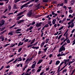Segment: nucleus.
I'll list each match as a JSON object with an SVG mask.
<instances>
[{
	"instance_id": "21",
	"label": "nucleus",
	"mask_w": 75,
	"mask_h": 75,
	"mask_svg": "<svg viewBox=\"0 0 75 75\" xmlns=\"http://www.w3.org/2000/svg\"><path fill=\"white\" fill-rule=\"evenodd\" d=\"M21 61H22V58H21L20 57L18 59V62Z\"/></svg>"
},
{
	"instance_id": "5",
	"label": "nucleus",
	"mask_w": 75,
	"mask_h": 75,
	"mask_svg": "<svg viewBox=\"0 0 75 75\" xmlns=\"http://www.w3.org/2000/svg\"><path fill=\"white\" fill-rule=\"evenodd\" d=\"M66 54H59L57 55V57H62V56H65Z\"/></svg>"
},
{
	"instance_id": "50",
	"label": "nucleus",
	"mask_w": 75,
	"mask_h": 75,
	"mask_svg": "<svg viewBox=\"0 0 75 75\" xmlns=\"http://www.w3.org/2000/svg\"><path fill=\"white\" fill-rule=\"evenodd\" d=\"M67 39H68V38H67L65 39L64 40L63 42H65V41L67 40Z\"/></svg>"
},
{
	"instance_id": "47",
	"label": "nucleus",
	"mask_w": 75,
	"mask_h": 75,
	"mask_svg": "<svg viewBox=\"0 0 75 75\" xmlns=\"http://www.w3.org/2000/svg\"><path fill=\"white\" fill-rule=\"evenodd\" d=\"M67 71V69H66L63 70L62 72L64 73V72H66Z\"/></svg>"
},
{
	"instance_id": "29",
	"label": "nucleus",
	"mask_w": 75,
	"mask_h": 75,
	"mask_svg": "<svg viewBox=\"0 0 75 75\" xmlns=\"http://www.w3.org/2000/svg\"><path fill=\"white\" fill-rule=\"evenodd\" d=\"M54 73H55V71H51L50 74H52H52H51V75H54Z\"/></svg>"
},
{
	"instance_id": "33",
	"label": "nucleus",
	"mask_w": 75,
	"mask_h": 75,
	"mask_svg": "<svg viewBox=\"0 0 75 75\" xmlns=\"http://www.w3.org/2000/svg\"><path fill=\"white\" fill-rule=\"evenodd\" d=\"M21 0H14V2L15 3H17V2H18V1H20Z\"/></svg>"
},
{
	"instance_id": "62",
	"label": "nucleus",
	"mask_w": 75,
	"mask_h": 75,
	"mask_svg": "<svg viewBox=\"0 0 75 75\" xmlns=\"http://www.w3.org/2000/svg\"><path fill=\"white\" fill-rule=\"evenodd\" d=\"M64 6V4L63 3L59 5V6Z\"/></svg>"
},
{
	"instance_id": "17",
	"label": "nucleus",
	"mask_w": 75,
	"mask_h": 75,
	"mask_svg": "<svg viewBox=\"0 0 75 75\" xmlns=\"http://www.w3.org/2000/svg\"><path fill=\"white\" fill-rule=\"evenodd\" d=\"M42 62V59H41L37 63L38 64H41V62Z\"/></svg>"
},
{
	"instance_id": "4",
	"label": "nucleus",
	"mask_w": 75,
	"mask_h": 75,
	"mask_svg": "<svg viewBox=\"0 0 75 75\" xmlns=\"http://www.w3.org/2000/svg\"><path fill=\"white\" fill-rule=\"evenodd\" d=\"M33 13H32V10H30L29 11L27 14V16L28 17H31L32 16Z\"/></svg>"
},
{
	"instance_id": "27",
	"label": "nucleus",
	"mask_w": 75,
	"mask_h": 75,
	"mask_svg": "<svg viewBox=\"0 0 75 75\" xmlns=\"http://www.w3.org/2000/svg\"><path fill=\"white\" fill-rule=\"evenodd\" d=\"M13 8H14V9H17V6H16V4H14Z\"/></svg>"
},
{
	"instance_id": "9",
	"label": "nucleus",
	"mask_w": 75,
	"mask_h": 75,
	"mask_svg": "<svg viewBox=\"0 0 75 75\" xmlns=\"http://www.w3.org/2000/svg\"><path fill=\"white\" fill-rule=\"evenodd\" d=\"M14 31H11L8 33V35H12L13 34V33H14Z\"/></svg>"
},
{
	"instance_id": "61",
	"label": "nucleus",
	"mask_w": 75,
	"mask_h": 75,
	"mask_svg": "<svg viewBox=\"0 0 75 75\" xmlns=\"http://www.w3.org/2000/svg\"><path fill=\"white\" fill-rule=\"evenodd\" d=\"M13 57V55H10L9 56V58H11V57Z\"/></svg>"
},
{
	"instance_id": "48",
	"label": "nucleus",
	"mask_w": 75,
	"mask_h": 75,
	"mask_svg": "<svg viewBox=\"0 0 75 75\" xmlns=\"http://www.w3.org/2000/svg\"><path fill=\"white\" fill-rule=\"evenodd\" d=\"M63 8H64L65 10H67V6H63Z\"/></svg>"
},
{
	"instance_id": "34",
	"label": "nucleus",
	"mask_w": 75,
	"mask_h": 75,
	"mask_svg": "<svg viewBox=\"0 0 75 75\" xmlns=\"http://www.w3.org/2000/svg\"><path fill=\"white\" fill-rule=\"evenodd\" d=\"M66 41L67 44H69L70 43V40H69V39H68Z\"/></svg>"
},
{
	"instance_id": "51",
	"label": "nucleus",
	"mask_w": 75,
	"mask_h": 75,
	"mask_svg": "<svg viewBox=\"0 0 75 75\" xmlns=\"http://www.w3.org/2000/svg\"><path fill=\"white\" fill-rule=\"evenodd\" d=\"M71 23H72V21H70L68 23H67V24L68 25H70V24H71Z\"/></svg>"
},
{
	"instance_id": "2",
	"label": "nucleus",
	"mask_w": 75,
	"mask_h": 75,
	"mask_svg": "<svg viewBox=\"0 0 75 75\" xmlns=\"http://www.w3.org/2000/svg\"><path fill=\"white\" fill-rule=\"evenodd\" d=\"M65 48L64 46H62L59 50V52H60L61 51H65Z\"/></svg>"
},
{
	"instance_id": "46",
	"label": "nucleus",
	"mask_w": 75,
	"mask_h": 75,
	"mask_svg": "<svg viewBox=\"0 0 75 75\" xmlns=\"http://www.w3.org/2000/svg\"><path fill=\"white\" fill-rule=\"evenodd\" d=\"M71 4H74V1H71Z\"/></svg>"
},
{
	"instance_id": "44",
	"label": "nucleus",
	"mask_w": 75,
	"mask_h": 75,
	"mask_svg": "<svg viewBox=\"0 0 75 75\" xmlns=\"http://www.w3.org/2000/svg\"><path fill=\"white\" fill-rule=\"evenodd\" d=\"M75 69H74V70L72 71L71 74V75H73V74H74V72H75Z\"/></svg>"
},
{
	"instance_id": "30",
	"label": "nucleus",
	"mask_w": 75,
	"mask_h": 75,
	"mask_svg": "<svg viewBox=\"0 0 75 75\" xmlns=\"http://www.w3.org/2000/svg\"><path fill=\"white\" fill-rule=\"evenodd\" d=\"M64 63V62H62L60 64L59 66L58 67V68H59L60 67V66H61Z\"/></svg>"
},
{
	"instance_id": "43",
	"label": "nucleus",
	"mask_w": 75,
	"mask_h": 75,
	"mask_svg": "<svg viewBox=\"0 0 75 75\" xmlns=\"http://www.w3.org/2000/svg\"><path fill=\"white\" fill-rule=\"evenodd\" d=\"M13 74V71H11V72H9V75H12V74Z\"/></svg>"
},
{
	"instance_id": "58",
	"label": "nucleus",
	"mask_w": 75,
	"mask_h": 75,
	"mask_svg": "<svg viewBox=\"0 0 75 75\" xmlns=\"http://www.w3.org/2000/svg\"><path fill=\"white\" fill-rule=\"evenodd\" d=\"M43 34H44V33H43V32H42V33L41 34V37H43Z\"/></svg>"
},
{
	"instance_id": "42",
	"label": "nucleus",
	"mask_w": 75,
	"mask_h": 75,
	"mask_svg": "<svg viewBox=\"0 0 75 75\" xmlns=\"http://www.w3.org/2000/svg\"><path fill=\"white\" fill-rule=\"evenodd\" d=\"M62 35H61L59 36L58 39V40H59V39H60V38H61L62 37Z\"/></svg>"
},
{
	"instance_id": "31",
	"label": "nucleus",
	"mask_w": 75,
	"mask_h": 75,
	"mask_svg": "<svg viewBox=\"0 0 75 75\" xmlns=\"http://www.w3.org/2000/svg\"><path fill=\"white\" fill-rule=\"evenodd\" d=\"M21 17L22 16H19L18 17V18L16 19V20H19V19H20V18H21Z\"/></svg>"
},
{
	"instance_id": "20",
	"label": "nucleus",
	"mask_w": 75,
	"mask_h": 75,
	"mask_svg": "<svg viewBox=\"0 0 75 75\" xmlns=\"http://www.w3.org/2000/svg\"><path fill=\"white\" fill-rule=\"evenodd\" d=\"M48 47H46V48H45V49H43V50H44V51H45V52H46V51H47V49H48Z\"/></svg>"
},
{
	"instance_id": "41",
	"label": "nucleus",
	"mask_w": 75,
	"mask_h": 75,
	"mask_svg": "<svg viewBox=\"0 0 75 75\" xmlns=\"http://www.w3.org/2000/svg\"><path fill=\"white\" fill-rule=\"evenodd\" d=\"M33 46V45H31L28 46V48H29V47H31Z\"/></svg>"
},
{
	"instance_id": "56",
	"label": "nucleus",
	"mask_w": 75,
	"mask_h": 75,
	"mask_svg": "<svg viewBox=\"0 0 75 75\" xmlns=\"http://www.w3.org/2000/svg\"><path fill=\"white\" fill-rule=\"evenodd\" d=\"M52 60H51L50 61V62L49 63L50 65H51V64H52Z\"/></svg>"
},
{
	"instance_id": "55",
	"label": "nucleus",
	"mask_w": 75,
	"mask_h": 75,
	"mask_svg": "<svg viewBox=\"0 0 75 75\" xmlns=\"http://www.w3.org/2000/svg\"><path fill=\"white\" fill-rule=\"evenodd\" d=\"M28 41V39H27L25 40L24 42H27Z\"/></svg>"
},
{
	"instance_id": "25",
	"label": "nucleus",
	"mask_w": 75,
	"mask_h": 75,
	"mask_svg": "<svg viewBox=\"0 0 75 75\" xmlns=\"http://www.w3.org/2000/svg\"><path fill=\"white\" fill-rule=\"evenodd\" d=\"M66 19H67L66 17L64 18L62 20V23L63 22H64V21H66Z\"/></svg>"
},
{
	"instance_id": "22",
	"label": "nucleus",
	"mask_w": 75,
	"mask_h": 75,
	"mask_svg": "<svg viewBox=\"0 0 75 75\" xmlns=\"http://www.w3.org/2000/svg\"><path fill=\"white\" fill-rule=\"evenodd\" d=\"M52 15H54V16H57V14H55V13H54V11L52 12Z\"/></svg>"
},
{
	"instance_id": "60",
	"label": "nucleus",
	"mask_w": 75,
	"mask_h": 75,
	"mask_svg": "<svg viewBox=\"0 0 75 75\" xmlns=\"http://www.w3.org/2000/svg\"><path fill=\"white\" fill-rule=\"evenodd\" d=\"M32 29H33V27L31 26L29 28V30H31Z\"/></svg>"
},
{
	"instance_id": "1",
	"label": "nucleus",
	"mask_w": 75,
	"mask_h": 75,
	"mask_svg": "<svg viewBox=\"0 0 75 75\" xmlns=\"http://www.w3.org/2000/svg\"><path fill=\"white\" fill-rule=\"evenodd\" d=\"M31 1H29L28 3H27L25 4L22 5L21 8V10L22 8H23L24 7H28V5H27L29 4H30V3Z\"/></svg>"
},
{
	"instance_id": "11",
	"label": "nucleus",
	"mask_w": 75,
	"mask_h": 75,
	"mask_svg": "<svg viewBox=\"0 0 75 75\" xmlns=\"http://www.w3.org/2000/svg\"><path fill=\"white\" fill-rule=\"evenodd\" d=\"M56 19H54L52 21V24H55V22H56Z\"/></svg>"
},
{
	"instance_id": "10",
	"label": "nucleus",
	"mask_w": 75,
	"mask_h": 75,
	"mask_svg": "<svg viewBox=\"0 0 75 75\" xmlns=\"http://www.w3.org/2000/svg\"><path fill=\"white\" fill-rule=\"evenodd\" d=\"M23 44H24V42L21 43V42L20 41L18 44V46H20V45H23Z\"/></svg>"
},
{
	"instance_id": "23",
	"label": "nucleus",
	"mask_w": 75,
	"mask_h": 75,
	"mask_svg": "<svg viewBox=\"0 0 75 75\" xmlns=\"http://www.w3.org/2000/svg\"><path fill=\"white\" fill-rule=\"evenodd\" d=\"M20 31H21V29H18L15 30V32H18Z\"/></svg>"
},
{
	"instance_id": "57",
	"label": "nucleus",
	"mask_w": 75,
	"mask_h": 75,
	"mask_svg": "<svg viewBox=\"0 0 75 75\" xmlns=\"http://www.w3.org/2000/svg\"><path fill=\"white\" fill-rule=\"evenodd\" d=\"M75 29H74L73 30H72L71 31V33H74V32L75 31Z\"/></svg>"
},
{
	"instance_id": "19",
	"label": "nucleus",
	"mask_w": 75,
	"mask_h": 75,
	"mask_svg": "<svg viewBox=\"0 0 75 75\" xmlns=\"http://www.w3.org/2000/svg\"><path fill=\"white\" fill-rule=\"evenodd\" d=\"M24 21V20H21V21H19L18 22V24H20V23H23Z\"/></svg>"
},
{
	"instance_id": "54",
	"label": "nucleus",
	"mask_w": 75,
	"mask_h": 75,
	"mask_svg": "<svg viewBox=\"0 0 75 75\" xmlns=\"http://www.w3.org/2000/svg\"><path fill=\"white\" fill-rule=\"evenodd\" d=\"M44 72L43 71L40 73V75H43V74H44Z\"/></svg>"
},
{
	"instance_id": "49",
	"label": "nucleus",
	"mask_w": 75,
	"mask_h": 75,
	"mask_svg": "<svg viewBox=\"0 0 75 75\" xmlns=\"http://www.w3.org/2000/svg\"><path fill=\"white\" fill-rule=\"evenodd\" d=\"M10 43H9L8 44H6L4 45V47H7V46H8V45H10Z\"/></svg>"
},
{
	"instance_id": "59",
	"label": "nucleus",
	"mask_w": 75,
	"mask_h": 75,
	"mask_svg": "<svg viewBox=\"0 0 75 75\" xmlns=\"http://www.w3.org/2000/svg\"><path fill=\"white\" fill-rule=\"evenodd\" d=\"M68 33H67L66 35V38H68Z\"/></svg>"
},
{
	"instance_id": "64",
	"label": "nucleus",
	"mask_w": 75,
	"mask_h": 75,
	"mask_svg": "<svg viewBox=\"0 0 75 75\" xmlns=\"http://www.w3.org/2000/svg\"><path fill=\"white\" fill-rule=\"evenodd\" d=\"M30 74H31V72L29 74L27 73V74H25L24 75H30Z\"/></svg>"
},
{
	"instance_id": "35",
	"label": "nucleus",
	"mask_w": 75,
	"mask_h": 75,
	"mask_svg": "<svg viewBox=\"0 0 75 75\" xmlns=\"http://www.w3.org/2000/svg\"><path fill=\"white\" fill-rule=\"evenodd\" d=\"M22 50V48H19L18 50V52H20Z\"/></svg>"
},
{
	"instance_id": "14",
	"label": "nucleus",
	"mask_w": 75,
	"mask_h": 75,
	"mask_svg": "<svg viewBox=\"0 0 75 75\" xmlns=\"http://www.w3.org/2000/svg\"><path fill=\"white\" fill-rule=\"evenodd\" d=\"M41 24V23H39V24H37L36 25V26H37V27H40Z\"/></svg>"
},
{
	"instance_id": "24",
	"label": "nucleus",
	"mask_w": 75,
	"mask_h": 75,
	"mask_svg": "<svg viewBox=\"0 0 75 75\" xmlns=\"http://www.w3.org/2000/svg\"><path fill=\"white\" fill-rule=\"evenodd\" d=\"M49 40H50V39L49 38H46V44H47V43H48Z\"/></svg>"
},
{
	"instance_id": "16",
	"label": "nucleus",
	"mask_w": 75,
	"mask_h": 75,
	"mask_svg": "<svg viewBox=\"0 0 75 75\" xmlns=\"http://www.w3.org/2000/svg\"><path fill=\"white\" fill-rule=\"evenodd\" d=\"M6 30H5L1 32L0 33V35H2V34H4V33H5V32H6Z\"/></svg>"
},
{
	"instance_id": "32",
	"label": "nucleus",
	"mask_w": 75,
	"mask_h": 75,
	"mask_svg": "<svg viewBox=\"0 0 75 75\" xmlns=\"http://www.w3.org/2000/svg\"><path fill=\"white\" fill-rule=\"evenodd\" d=\"M69 12L71 14V13H72L73 11H72V10L71 9L69 11Z\"/></svg>"
},
{
	"instance_id": "18",
	"label": "nucleus",
	"mask_w": 75,
	"mask_h": 75,
	"mask_svg": "<svg viewBox=\"0 0 75 75\" xmlns=\"http://www.w3.org/2000/svg\"><path fill=\"white\" fill-rule=\"evenodd\" d=\"M35 41V39H33V40H32V42H30V45L33 44V42Z\"/></svg>"
},
{
	"instance_id": "36",
	"label": "nucleus",
	"mask_w": 75,
	"mask_h": 75,
	"mask_svg": "<svg viewBox=\"0 0 75 75\" xmlns=\"http://www.w3.org/2000/svg\"><path fill=\"white\" fill-rule=\"evenodd\" d=\"M14 58L12 59L11 60H10L8 62V64H9V63L11 62H12V61H14Z\"/></svg>"
},
{
	"instance_id": "13",
	"label": "nucleus",
	"mask_w": 75,
	"mask_h": 75,
	"mask_svg": "<svg viewBox=\"0 0 75 75\" xmlns=\"http://www.w3.org/2000/svg\"><path fill=\"white\" fill-rule=\"evenodd\" d=\"M74 23H72L71 25H70L71 28H73L74 27Z\"/></svg>"
},
{
	"instance_id": "53",
	"label": "nucleus",
	"mask_w": 75,
	"mask_h": 75,
	"mask_svg": "<svg viewBox=\"0 0 75 75\" xmlns=\"http://www.w3.org/2000/svg\"><path fill=\"white\" fill-rule=\"evenodd\" d=\"M4 1H6V3H8V2L9 0H4Z\"/></svg>"
},
{
	"instance_id": "39",
	"label": "nucleus",
	"mask_w": 75,
	"mask_h": 75,
	"mask_svg": "<svg viewBox=\"0 0 75 75\" xmlns=\"http://www.w3.org/2000/svg\"><path fill=\"white\" fill-rule=\"evenodd\" d=\"M41 71V69H38L37 70V72H40Z\"/></svg>"
},
{
	"instance_id": "63",
	"label": "nucleus",
	"mask_w": 75,
	"mask_h": 75,
	"mask_svg": "<svg viewBox=\"0 0 75 75\" xmlns=\"http://www.w3.org/2000/svg\"><path fill=\"white\" fill-rule=\"evenodd\" d=\"M4 38L3 36H1L0 37V38L1 39H2L3 38Z\"/></svg>"
},
{
	"instance_id": "12",
	"label": "nucleus",
	"mask_w": 75,
	"mask_h": 75,
	"mask_svg": "<svg viewBox=\"0 0 75 75\" xmlns=\"http://www.w3.org/2000/svg\"><path fill=\"white\" fill-rule=\"evenodd\" d=\"M45 44V42H43L40 45V47H43V46H44V45Z\"/></svg>"
},
{
	"instance_id": "28",
	"label": "nucleus",
	"mask_w": 75,
	"mask_h": 75,
	"mask_svg": "<svg viewBox=\"0 0 75 75\" xmlns=\"http://www.w3.org/2000/svg\"><path fill=\"white\" fill-rule=\"evenodd\" d=\"M64 28V26H62L59 29V30H62Z\"/></svg>"
},
{
	"instance_id": "15",
	"label": "nucleus",
	"mask_w": 75,
	"mask_h": 75,
	"mask_svg": "<svg viewBox=\"0 0 75 75\" xmlns=\"http://www.w3.org/2000/svg\"><path fill=\"white\" fill-rule=\"evenodd\" d=\"M59 63H60V61H59L57 60L56 62V65H58Z\"/></svg>"
},
{
	"instance_id": "26",
	"label": "nucleus",
	"mask_w": 75,
	"mask_h": 75,
	"mask_svg": "<svg viewBox=\"0 0 75 75\" xmlns=\"http://www.w3.org/2000/svg\"><path fill=\"white\" fill-rule=\"evenodd\" d=\"M8 11H10V10H11V7L10 5H9L8 6Z\"/></svg>"
},
{
	"instance_id": "6",
	"label": "nucleus",
	"mask_w": 75,
	"mask_h": 75,
	"mask_svg": "<svg viewBox=\"0 0 75 75\" xmlns=\"http://www.w3.org/2000/svg\"><path fill=\"white\" fill-rule=\"evenodd\" d=\"M36 64H37V62H35L34 64H33L31 66V68H32V69H33V68H34V67H35V65H36Z\"/></svg>"
},
{
	"instance_id": "3",
	"label": "nucleus",
	"mask_w": 75,
	"mask_h": 75,
	"mask_svg": "<svg viewBox=\"0 0 75 75\" xmlns=\"http://www.w3.org/2000/svg\"><path fill=\"white\" fill-rule=\"evenodd\" d=\"M33 59V58H28L25 61V64H28L30 62V61H31V60H32Z\"/></svg>"
},
{
	"instance_id": "40",
	"label": "nucleus",
	"mask_w": 75,
	"mask_h": 75,
	"mask_svg": "<svg viewBox=\"0 0 75 75\" xmlns=\"http://www.w3.org/2000/svg\"><path fill=\"white\" fill-rule=\"evenodd\" d=\"M52 54H51L49 55V58H52Z\"/></svg>"
},
{
	"instance_id": "45",
	"label": "nucleus",
	"mask_w": 75,
	"mask_h": 75,
	"mask_svg": "<svg viewBox=\"0 0 75 75\" xmlns=\"http://www.w3.org/2000/svg\"><path fill=\"white\" fill-rule=\"evenodd\" d=\"M43 2H45V3H47L48 2V0H42Z\"/></svg>"
},
{
	"instance_id": "38",
	"label": "nucleus",
	"mask_w": 75,
	"mask_h": 75,
	"mask_svg": "<svg viewBox=\"0 0 75 75\" xmlns=\"http://www.w3.org/2000/svg\"><path fill=\"white\" fill-rule=\"evenodd\" d=\"M73 16H72V15L70 14L69 16V18L71 17V18H73Z\"/></svg>"
},
{
	"instance_id": "8",
	"label": "nucleus",
	"mask_w": 75,
	"mask_h": 75,
	"mask_svg": "<svg viewBox=\"0 0 75 75\" xmlns=\"http://www.w3.org/2000/svg\"><path fill=\"white\" fill-rule=\"evenodd\" d=\"M25 11H26V10H25L24 11H23L22 12L20 13H18L17 15V16H21V15H22V14L24 13V12H25Z\"/></svg>"
},
{
	"instance_id": "37",
	"label": "nucleus",
	"mask_w": 75,
	"mask_h": 75,
	"mask_svg": "<svg viewBox=\"0 0 75 75\" xmlns=\"http://www.w3.org/2000/svg\"><path fill=\"white\" fill-rule=\"evenodd\" d=\"M5 28H6V27H4V28H2L1 29V31H3V30H4V29H5Z\"/></svg>"
},
{
	"instance_id": "52",
	"label": "nucleus",
	"mask_w": 75,
	"mask_h": 75,
	"mask_svg": "<svg viewBox=\"0 0 75 75\" xmlns=\"http://www.w3.org/2000/svg\"><path fill=\"white\" fill-rule=\"evenodd\" d=\"M48 26V24H47L44 26V27H47Z\"/></svg>"
},
{
	"instance_id": "7",
	"label": "nucleus",
	"mask_w": 75,
	"mask_h": 75,
	"mask_svg": "<svg viewBox=\"0 0 75 75\" xmlns=\"http://www.w3.org/2000/svg\"><path fill=\"white\" fill-rule=\"evenodd\" d=\"M4 22H5V21H4V20L2 21L1 23L0 24V27H1L2 25H3L4 24Z\"/></svg>"
}]
</instances>
